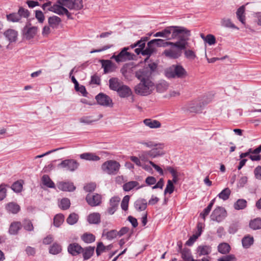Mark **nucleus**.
<instances>
[{
    "mask_svg": "<svg viewBox=\"0 0 261 261\" xmlns=\"http://www.w3.org/2000/svg\"><path fill=\"white\" fill-rule=\"evenodd\" d=\"M94 250L95 247L91 246L83 248V251L81 253H83V256L84 259L87 260L89 259L93 255L94 252Z\"/></svg>",
    "mask_w": 261,
    "mask_h": 261,
    "instance_id": "c756f323",
    "label": "nucleus"
},
{
    "mask_svg": "<svg viewBox=\"0 0 261 261\" xmlns=\"http://www.w3.org/2000/svg\"><path fill=\"white\" fill-rule=\"evenodd\" d=\"M82 239L86 243H91L95 241V237L91 233H85L82 236Z\"/></svg>",
    "mask_w": 261,
    "mask_h": 261,
    "instance_id": "de8ad7c7",
    "label": "nucleus"
},
{
    "mask_svg": "<svg viewBox=\"0 0 261 261\" xmlns=\"http://www.w3.org/2000/svg\"><path fill=\"white\" fill-rule=\"evenodd\" d=\"M135 206L138 211H144L147 207V202L144 199H138L135 202Z\"/></svg>",
    "mask_w": 261,
    "mask_h": 261,
    "instance_id": "f704fd0d",
    "label": "nucleus"
},
{
    "mask_svg": "<svg viewBox=\"0 0 261 261\" xmlns=\"http://www.w3.org/2000/svg\"><path fill=\"white\" fill-rule=\"evenodd\" d=\"M230 193V190L228 188H226L218 195V197L225 201L229 198Z\"/></svg>",
    "mask_w": 261,
    "mask_h": 261,
    "instance_id": "79ce46f5",
    "label": "nucleus"
},
{
    "mask_svg": "<svg viewBox=\"0 0 261 261\" xmlns=\"http://www.w3.org/2000/svg\"><path fill=\"white\" fill-rule=\"evenodd\" d=\"M120 199L118 197H112L110 200V207L108 208V213L113 215L116 211Z\"/></svg>",
    "mask_w": 261,
    "mask_h": 261,
    "instance_id": "412c9836",
    "label": "nucleus"
},
{
    "mask_svg": "<svg viewBox=\"0 0 261 261\" xmlns=\"http://www.w3.org/2000/svg\"><path fill=\"white\" fill-rule=\"evenodd\" d=\"M4 35L10 43H13L17 39L18 32L13 29H8L4 33Z\"/></svg>",
    "mask_w": 261,
    "mask_h": 261,
    "instance_id": "aec40b11",
    "label": "nucleus"
},
{
    "mask_svg": "<svg viewBox=\"0 0 261 261\" xmlns=\"http://www.w3.org/2000/svg\"><path fill=\"white\" fill-rule=\"evenodd\" d=\"M102 236H106L108 240H111L116 238V237L118 236V233L117 230H112L106 232L104 231L103 232Z\"/></svg>",
    "mask_w": 261,
    "mask_h": 261,
    "instance_id": "8fccbe9b",
    "label": "nucleus"
},
{
    "mask_svg": "<svg viewBox=\"0 0 261 261\" xmlns=\"http://www.w3.org/2000/svg\"><path fill=\"white\" fill-rule=\"evenodd\" d=\"M152 70H153L152 67H144L138 70L136 72V76L140 81L150 80Z\"/></svg>",
    "mask_w": 261,
    "mask_h": 261,
    "instance_id": "4468645a",
    "label": "nucleus"
},
{
    "mask_svg": "<svg viewBox=\"0 0 261 261\" xmlns=\"http://www.w3.org/2000/svg\"><path fill=\"white\" fill-rule=\"evenodd\" d=\"M70 205V202L68 198L62 199L60 203L59 206L63 210L68 209Z\"/></svg>",
    "mask_w": 261,
    "mask_h": 261,
    "instance_id": "4d7b16f0",
    "label": "nucleus"
},
{
    "mask_svg": "<svg viewBox=\"0 0 261 261\" xmlns=\"http://www.w3.org/2000/svg\"><path fill=\"white\" fill-rule=\"evenodd\" d=\"M79 219V216L75 213H72L67 218L66 221L70 225L75 224Z\"/></svg>",
    "mask_w": 261,
    "mask_h": 261,
    "instance_id": "603ef678",
    "label": "nucleus"
},
{
    "mask_svg": "<svg viewBox=\"0 0 261 261\" xmlns=\"http://www.w3.org/2000/svg\"><path fill=\"white\" fill-rule=\"evenodd\" d=\"M140 143L142 145H144V146H145L146 147H147L148 148L155 147V148H158L160 149H162L164 147V144H163V143L155 144L152 141L141 142H140Z\"/></svg>",
    "mask_w": 261,
    "mask_h": 261,
    "instance_id": "ea45409f",
    "label": "nucleus"
},
{
    "mask_svg": "<svg viewBox=\"0 0 261 261\" xmlns=\"http://www.w3.org/2000/svg\"><path fill=\"white\" fill-rule=\"evenodd\" d=\"M261 145L257 148L253 149L252 148L249 149V152H250L249 158L252 161H259L261 160Z\"/></svg>",
    "mask_w": 261,
    "mask_h": 261,
    "instance_id": "6ab92c4d",
    "label": "nucleus"
},
{
    "mask_svg": "<svg viewBox=\"0 0 261 261\" xmlns=\"http://www.w3.org/2000/svg\"><path fill=\"white\" fill-rule=\"evenodd\" d=\"M7 210L13 214H16L20 211V206L16 203L10 202L6 206Z\"/></svg>",
    "mask_w": 261,
    "mask_h": 261,
    "instance_id": "e433bc0d",
    "label": "nucleus"
},
{
    "mask_svg": "<svg viewBox=\"0 0 261 261\" xmlns=\"http://www.w3.org/2000/svg\"><path fill=\"white\" fill-rule=\"evenodd\" d=\"M128 49V47H124L118 55H114L111 58L115 59L117 63L124 62L127 60H130L131 58V54L127 51Z\"/></svg>",
    "mask_w": 261,
    "mask_h": 261,
    "instance_id": "2eb2a0df",
    "label": "nucleus"
},
{
    "mask_svg": "<svg viewBox=\"0 0 261 261\" xmlns=\"http://www.w3.org/2000/svg\"><path fill=\"white\" fill-rule=\"evenodd\" d=\"M184 50L185 57L187 59L193 61L196 58V55L193 50L190 49H187L186 48Z\"/></svg>",
    "mask_w": 261,
    "mask_h": 261,
    "instance_id": "09e8293b",
    "label": "nucleus"
},
{
    "mask_svg": "<svg viewBox=\"0 0 261 261\" xmlns=\"http://www.w3.org/2000/svg\"><path fill=\"white\" fill-rule=\"evenodd\" d=\"M221 25L225 28H229L239 30V28L236 27L230 20L228 18H223L221 21Z\"/></svg>",
    "mask_w": 261,
    "mask_h": 261,
    "instance_id": "a18cd8bd",
    "label": "nucleus"
},
{
    "mask_svg": "<svg viewBox=\"0 0 261 261\" xmlns=\"http://www.w3.org/2000/svg\"><path fill=\"white\" fill-rule=\"evenodd\" d=\"M100 83V79L97 75H93L91 77L90 84L99 85Z\"/></svg>",
    "mask_w": 261,
    "mask_h": 261,
    "instance_id": "774afa93",
    "label": "nucleus"
},
{
    "mask_svg": "<svg viewBox=\"0 0 261 261\" xmlns=\"http://www.w3.org/2000/svg\"><path fill=\"white\" fill-rule=\"evenodd\" d=\"M129 198H130L129 196L126 195L123 197V198L121 201V207L122 209L125 211L127 210V209H128V202L129 201Z\"/></svg>",
    "mask_w": 261,
    "mask_h": 261,
    "instance_id": "13d9d810",
    "label": "nucleus"
},
{
    "mask_svg": "<svg viewBox=\"0 0 261 261\" xmlns=\"http://www.w3.org/2000/svg\"><path fill=\"white\" fill-rule=\"evenodd\" d=\"M86 200L90 205L95 206L101 203V197L98 194H88L86 196Z\"/></svg>",
    "mask_w": 261,
    "mask_h": 261,
    "instance_id": "dca6fc26",
    "label": "nucleus"
},
{
    "mask_svg": "<svg viewBox=\"0 0 261 261\" xmlns=\"http://www.w3.org/2000/svg\"><path fill=\"white\" fill-rule=\"evenodd\" d=\"M174 187L173 184L171 180H168L167 182V184L166 185V187L164 191V193L166 194V193H169L171 194L174 191Z\"/></svg>",
    "mask_w": 261,
    "mask_h": 261,
    "instance_id": "6e6d98bb",
    "label": "nucleus"
},
{
    "mask_svg": "<svg viewBox=\"0 0 261 261\" xmlns=\"http://www.w3.org/2000/svg\"><path fill=\"white\" fill-rule=\"evenodd\" d=\"M83 248L76 243L71 244L68 246V251L72 255H76L82 252Z\"/></svg>",
    "mask_w": 261,
    "mask_h": 261,
    "instance_id": "393cba45",
    "label": "nucleus"
},
{
    "mask_svg": "<svg viewBox=\"0 0 261 261\" xmlns=\"http://www.w3.org/2000/svg\"><path fill=\"white\" fill-rule=\"evenodd\" d=\"M143 123L150 128H158L161 126V123L156 120L145 119L143 120Z\"/></svg>",
    "mask_w": 261,
    "mask_h": 261,
    "instance_id": "a878e982",
    "label": "nucleus"
},
{
    "mask_svg": "<svg viewBox=\"0 0 261 261\" xmlns=\"http://www.w3.org/2000/svg\"><path fill=\"white\" fill-rule=\"evenodd\" d=\"M83 0H58L57 4L50 7V10L59 15H65L69 19L71 18L70 10H79L83 8Z\"/></svg>",
    "mask_w": 261,
    "mask_h": 261,
    "instance_id": "f03ea898",
    "label": "nucleus"
},
{
    "mask_svg": "<svg viewBox=\"0 0 261 261\" xmlns=\"http://www.w3.org/2000/svg\"><path fill=\"white\" fill-rule=\"evenodd\" d=\"M62 250L61 246L57 244H54L49 249V253L53 254H57Z\"/></svg>",
    "mask_w": 261,
    "mask_h": 261,
    "instance_id": "5fc2aeb1",
    "label": "nucleus"
},
{
    "mask_svg": "<svg viewBox=\"0 0 261 261\" xmlns=\"http://www.w3.org/2000/svg\"><path fill=\"white\" fill-rule=\"evenodd\" d=\"M209 45H212L216 43V38L215 36L211 34H208L205 37V41Z\"/></svg>",
    "mask_w": 261,
    "mask_h": 261,
    "instance_id": "680f3d73",
    "label": "nucleus"
},
{
    "mask_svg": "<svg viewBox=\"0 0 261 261\" xmlns=\"http://www.w3.org/2000/svg\"><path fill=\"white\" fill-rule=\"evenodd\" d=\"M158 148H154L148 151H142L139 154L140 159L142 161H148L150 159L156 158L162 153Z\"/></svg>",
    "mask_w": 261,
    "mask_h": 261,
    "instance_id": "1a4fd4ad",
    "label": "nucleus"
},
{
    "mask_svg": "<svg viewBox=\"0 0 261 261\" xmlns=\"http://www.w3.org/2000/svg\"><path fill=\"white\" fill-rule=\"evenodd\" d=\"M186 34H181L176 39V42H170L168 46H171L170 48L166 49L164 51L165 56L170 59H177L182 54V50L187 48L188 45V41L191 35V31L188 30Z\"/></svg>",
    "mask_w": 261,
    "mask_h": 261,
    "instance_id": "f257e3e1",
    "label": "nucleus"
},
{
    "mask_svg": "<svg viewBox=\"0 0 261 261\" xmlns=\"http://www.w3.org/2000/svg\"><path fill=\"white\" fill-rule=\"evenodd\" d=\"M218 251L222 254H226L229 252L230 246L226 243H222L218 246Z\"/></svg>",
    "mask_w": 261,
    "mask_h": 261,
    "instance_id": "49530a36",
    "label": "nucleus"
},
{
    "mask_svg": "<svg viewBox=\"0 0 261 261\" xmlns=\"http://www.w3.org/2000/svg\"><path fill=\"white\" fill-rule=\"evenodd\" d=\"M11 188L15 192L18 193V192H20V191H21L22 189V185L21 184V183L20 181H18L14 182L12 185Z\"/></svg>",
    "mask_w": 261,
    "mask_h": 261,
    "instance_id": "bf43d9fd",
    "label": "nucleus"
},
{
    "mask_svg": "<svg viewBox=\"0 0 261 261\" xmlns=\"http://www.w3.org/2000/svg\"><path fill=\"white\" fill-rule=\"evenodd\" d=\"M97 103L103 107L112 108L113 102L111 98L106 94L99 93L95 97Z\"/></svg>",
    "mask_w": 261,
    "mask_h": 261,
    "instance_id": "f8f14e48",
    "label": "nucleus"
},
{
    "mask_svg": "<svg viewBox=\"0 0 261 261\" xmlns=\"http://www.w3.org/2000/svg\"><path fill=\"white\" fill-rule=\"evenodd\" d=\"M198 237H199L195 234V233L193 234L186 242V244L189 246H192L194 244V243L196 241V240L198 238Z\"/></svg>",
    "mask_w": 261,
    "mask_h": 261,
    "instance_id": "69168bd1",
    "label": "nucleus"
},
{
    "mask_svg": "<svg viewBox=\"0 0 261 261\" xmlns=\"http://www.w3.org/2000/svg\"><path fill=\"white\" fill-rule=\"evenodd\" d=\"M120 164L115 160H110L105 162L101 166L102 171L109 175H116L119 173Z\"/></svg>",
    "mask_w": 261,
    "mask_h": 261,
    "instance_id": "423d86ee",
    "label": "nucleus"
},
{
    "mask_svg": "<svg viewBox=\"0 0 261 261\" xmlns=\"http://www.w3.org/2000/svg\"><path fill=\"white\" fill-rule=\"evenodd\" d=\"M185 109L191 113H200L202 110V107L196 101H191L186 105Z\"/></svg>",
    "mask_w": 261,
    "mask_h": 261,
    "instance_id": "f3484780",
    "label": "nucleus"
},
{
    "mask_svg": "<svg viewBox=\"0 0 261 261\" xmlns=\"http://www.w3.org/2000/svg\"><path fill=\"white\" fill-rule=\"evenodd\" d=\"M119 96L121 98H127L132 96V91L127 86L123 84L117 92Z\"/></svg>",
    "mask_w": 261,
    "mask_h": 261,
    "instance_id": "a211bd4d",
    "label": "nucleus"
},
{
    "mask_svg": "<svg viewBox=\"0 0 261 261\" xmlns=\"http://www.w3.org/2000/svg\"><path fill=\"white\" fill-rule=\"evenodd\" d=\"M23 228L28 231H32L33 230V225L30 220H25L23 222Z\"/></svg>",
    "mask_w": 261,
    "mask_h": 261,
    "instance_id": "0e129e2a",
    "label": "nucleus"
},
{
    "mask_svg": "<svg viewBox=\"0 0 261 261\" xmlns=\"http://www.w3.org/2000/svg\"><path fill=\"white\" fill-rule=\"evenodd\" d=\"M187 73L181 65H172L165 70V75L168 78H183Z\"/></svg>",
    "mask_w": 261,
    "mask_h": 261,
    "instance_id": "0eeeda50",
    "label": "nucleus"
},
{
    "mask_svg": "<svg viewBox=\"0 0 261 261\" xmlns=\"http://www.w3.org/2000/svg\"><path fill=\"white\" fill-rule=\"evenodd\" d=\"M87 220L90 224H99L100 222V215L98 213H93L89 215Z\"/></svg>",
    "mask_w": 261,
    "mask_h": 261,
    "instance_id": "c85d7f7f",
    "label": "nucleus"
},
{
    "mask_svg": "<svg viewBox=\"0 0 261 261\" xmlns=\"http://www.w3.org/2000/svg\"><path fill=\"white\" fill-rule=\"evenodd\" d=\"M154 89V84L150 80L140 81V83L135 87L136 94L142 96L150 94Z\"/></svg>",
    "mask_w": 261,
    "mask_h": 261,
    "instance_id": "39448f33",
    "label": "nucleus"
},
{
    "mask_svg": "<svg viewBox=\"0 0 261 261\" xmlns=\"http://www.w3.org/2000/svg\"><path fill=\"white\" fill-rule=\"evenodd\" d=\"M21 228V224L19 222H12L9 228V232L11 234H16Z\"/></svg>",
    "mask_w": 261,
    "mask_h": 261,
    "instance_id": "7c9ffc66",
    "label": "nucleus"
},
{
    "mask_svg": "<svg viewBox=\"0 0 261 261\" xmlns=\"http://www.w3.org/2000/svg\"><path fill=\"white\" fill-rule=\"evenodd\" d=\"M250 227L254 230L261 228V219L256 218L251 220L249 223Z\"/></svg>",
    "mask_w": 261,
    "mask_h": 261,
    "instance_id": "37998d69",
    "label": "nucleus"
},
{
    "mask_svg": "<svg viewBox=\"0 0 261 261\" xmlns=\"http://www.w3.org/2000/svg\"><path fill=\"white\" fill-rule=\"evenodd\" d=\"M188 29L182 26H170L153 35L154 37H163L167 40H175L181 34H186Z\"/></svg>",
    "mask_w": 261,
    "mask_h": 261,
    "instance_id": "7ed1b4c3",
    "label": "nucleus"
},
{
    "mask_svg": "<svg viewBox=\"0 0 261 261\" xmlns=\"http://www.w3.org/2000/svg\"><path fill=\"white\" fill-rule=\"evenodd\" d=\"M102 67L103 68L105 73H109L114 71L115 64L109 60H102L100 61Z\"/></svg>",
    "mask_w": 261,
    "mask_h": 261,
    "instance_id": "4be33fe9",
    "label": "nucleus"
},
{
    "mask_svg": "<svg viewBox=\"0 0 261 261\" xmlns=\"http://www.w3.org/2000/svg\"><path fill=\"white\" fill-rule=\"evenodd\" d=\"M30 13L27 9L20 7L17 13H12L7 15L8 21L16 22H19L22 18H27L29 16Z\"/></svg>",
    "mask_w": 261,
    "mask_h": 261,
    "instance_id": "6e6552de",
    "label": "nucleus"
},
{
    "mask_svg": "<svg viewBox=\"0 0 261 261\" xmlns=\"http://www.w3.org/2000/svg\"><path fill=\"white\" fill-rule=\"evenodd\" d=\"M64 220V217L62 214L57 215L54 219V225L56 227H59L63 222Z\"/></svg>",
    "mask_w": 261,
    "mask_h": 261,
    "instance_id": "3c124183",
    "label": "nucleus"
},
{
    "mask_svg": "<svg viewBox=\"0 0 261 261\" xmlns=\"http://www.w3.org/2000/svg\"><path fill=\"white\" fill-rule=\"evenodd\" d=\"M147 39V37H142L136 43L131 45L130 47L132 48H134L137 46H138V48H137L135 49V52L137 55L141 54L143 56H147L148 58L156 51V48L155 44L153 42V41L151 40L147 43V47L145 49H144L145 46V42Z\"/></svg>",
    "mask_w": 261,
    "mask_h": 261,
    "instance_id": "20e7f679",
    "label": "nucleus"
},
{
    "mask_svg": "<svg viewBox=\"0 0 261 261\" xmlns=\"http://www.w3.org/2000/svg\"><path fill=\"white\" fill-rule=\"evenodd\" d=\"M37 32L38 28L37 27H32L31 25V23H29L23 29V38L27 40H31L34 38Z\"/></svg>",
    "mask_w": 261,
    "mask_h": 261,
    "instance_id": "9b49d317",
    "label": "nucleus"
},
{
    "mask_svg": "<svg viewBox=\"0 0 261 261\" xmlns=\"http://www.w3.org/2000/svg\"><path fill=\"white\" fill-rule=\"evenodd\" d=\"M102 117V114H99L98 115V118L97 119H93V117L91 116H83L80 118L79 121L82 123L89 124L92 123L93 122H95V121L100 119Z\"/></svg>",
    "mask_w": 261,
    "mask_h": 261,
    "instance_id": "2f4dec72",
    "label": "nucleus"
},
{
    "mask_svg": "<svg viewBox=\"0 0 261 261\" xmlns=\"http://www.w3.org/2000/svg\"><path fill=\"white\" fill-rule=\"evenodd\" d=\"M247 206V201L244 199H238L233 204L235 210H240L245 208Z\"/></svg>",
    "mask_w": 261,
    "mask_h": 261,
    "instance_id": "58836bf2",
    "label": "nucleus"
},
{
    "mask_svg": "<svg viewBox=\"0 0 261 261\" xmlns=\"http://www.w3.org/2000/svg\"><path fill=\"white\" fill-rule=\"evenodd\" d=\"M105 245L103 243L99 242L97 243V247L96 249V252L97 255L99 256L102 252H105Z\"/></svg>",
    "mask_w": 261,
    "mask_h": 261,
    "instance_id": "052dcab7",
    "label": "nucleus"
},
{
    "mask_svg": "<svg viewBox=\"0 0 261 261\" xmlns=\"http://www.w3.org/2000/svg\"><path fill=\"white\" fill-rule=\"evenodd\" d=\"M57 187L60 190L69 192L73 191L75 189L73 183L70 182H59L57 183Z\"/></svg>",
    "mask_w": 261,
    "mask_h": 261,
    "instance_id": "5701e85b",
    "label": "nucleus"
},
{
    "mask_svg": "<svg viewBox=\"0 0 261 261\" xmlns=\"http://www.w3.org/2000/svg\"><path fill=\"white\" fill-rule=\"evenodd\" d=\"M35 17L40 23H42L44 20V15L42 12L40 10L36 11Z\"/></svg>",
    "mask_w": 261,
    "mask_h": 261,
    "instance_id": "e2e57ef3",
    "label": "nucleus"
},
{
    "mask_svg": "<svg viewBox=\"0 0 261 261\" xmlns=\"http://www.w3.org/2000/svg\"><path fill=\"white\" fill-rule=\"evenodd\" d=\"M253 238L250 236L244 237L242 240L243 246L246 248L250 247L253 244Z\"/></svg>",
    "mask_w": 261,
    "mask_h": 261,
    "instance_id": "a19ab883",
    "label": "nucleus"
},
{
    "mask_svg": "<svg viewBox=\"0 0 261 261\" xmlns=\"http://www.w3.org/2000/svg\"><path fill=\"white\" fill-rule=\"evenodd\" d=\"M109 88L111 90L117 92L123 83L116 77H113L109 80Z\"/></svg>",
    "mask_w": 261,
    "mask_h": 261,
    "instance_id": "b1692460",
    "label": "nucleus"
},
{
    "mask_svg": "<svg viewBox=\"0 0 261 261\" xmlns=\"http://www.w3.org/2000/svg\"><path fill=\"white\" fill-rule=\"evenodd\" d=\"M41 182L43 185L49 188H55V185L48 175H43L41 178Z\"/></svg>",
    "mask_w": 261,
    "mask_h": 261,
    "instance_id": "473e14b6",
    "label": "nucleus"
},
{
    "mask_svg": "<svg viewBox=\"0 0 261 261\" xmlns=\"http://www.w3.org/2000/svg\"><path fill=\"white\" fill-rule=\"evenodd\" d=\"M169 87V84L165 81H162L156 85V90L160 93L166 91Z\"/></svg>",
    "mask_w": 261,
    "mask_h": 261,
    "instance_id": "c03bdc74",
    "label": "nucleus"
},
{
    "mask_svg": "<svg viewBox=\"0 0 261 261\" xmlns=\"http://www.w3.org/2000/svg\"><path fill=\"white\" fill-rule=\"evenodd\" d=\"M245 7L242 6L238 9L236 13L238 19L243 24L245 23Z\"/></svg>",
    "mask_w": 261,
    "mask_h": 261,
    "instance_id": "c9c22d12",
    "label": "nucleus"
},
{
    "mask_svg": "<svg viewBox=\"0 0 261 261\" xmlns=\"http://www.w3.org/2000/svg\"><path fill=\"white\" fill-rule=\"evenodd\" d=\"M211 247L207 245H201L198 247L197 253L198 256L206 255L211 252Z\"/></svg>",
    "mask_w": 261,
    "mask_h": 261,
    "instance_id": "bb28decb",
    "label": "nucleus"
},
{
    "mask_svg": "<svg viewBox=\"0 0 261 261\" xmlns=\"http://www.w3.org/2000/svg\"><path fill=\"white\" fill-rule=\"evenodd\" d=\"M139 185V182L136 181H128L123 185V189L124 191L128 192L138 187Z\"/></svg>",
    "mask_w": 261,
    "mask_h": 261,
    "instance_id": "4c0bfd02",
    "label": "nucleus"
},
{
    "mask_svg": "<svg viewBox=\"0 0 261 261\" xmlns=\"http://www.w3.org/2000/svg\"><path fill=\"white\" fill-rule=\"evenodd\" d=\"M61 22L60 17L57 16L49 17L48 19V22L49 25L53 28H56Z\"/></svg>",
    "mask_w": 261,
    "mask_h": 261,
    "instance_id": "72a5a7b5",
    "label": "nucleus"
},
{
    "mask_svg": "<svg viewBox=\"0 0 261 261\" xmlns=\"http://www.w3.org/2000/svg\"><path fill=\"white\" fill-rule=\"evenodd\" d=\"M152 40L155 44V46L156 45L159 47H166L168 46V44H170V41H165L164 40L161 39H154Z\"/></svg>",
    "mask_w": 261,
    "mask_h": 261,
    "instance_id": "864d4df0",
    "label": "nucleus"
},
{
    "mask_svg": "<svg viewBox=\"0 0 261 261\" xmlns=\"http://www.w3.org/2000/svg\"><path fill=\"white\" fill-rule=\"evenodd\" d=\"M227 216L226 210L222 206H217L211 215V219L218 222H221Z\"/></svg>",
    "mask_w": 261,
    "mask_h": 261,
    "instance_id": "9d476101",
    "label": "nucleus"
},
{
    "mask_svg": "<svg viewBox=\"0 0 261 261\" xmlns=\"http://www.w3.org/2000/svg\"><path fill=\"white\" fill-rule=\"evenodd\" d=\"M79 166V163L73 159L65 160L58 165L59 167L65 168L66 170L71 172L76 170Z\"/></svg>",
    "mask_w": 261,
    "mask_h": 261,
    "instance_id": "ddd939ff",
    "label": "nucleus"
},
{
    "mask_svg": "<svg viewBox=\"0 0 261 261\" xmlns=\"http://www.w3.org/2000/svg\"><path fill=\"white\" fill-rule=\"evenodd\" d=\"M219 261H236V259L233 255L230 254L223 256L218 259Z\"/></svg>",
    "mask_w": 261,
    "mask_h": 261,
    "instance_id": "338daca9",
    "label": "nucleus"
},
{
    "mask_svg": "<svg viewBox=\"0 0 261 261\" xmlns=\"http://www.w3.org/2000/svg\"><path fill=\"white\" fill-rule=\"evenodd\" d=\"M80 157L81 159L88 161H97L100 160V158L98 155L95 153L90 152L81 154Z\"/></svg>",
    "mask_w": 261,
    "mask_h": 261,
    "instance_id": "cd10ccee",
    "label": "nucleus"
}]
</instances>
